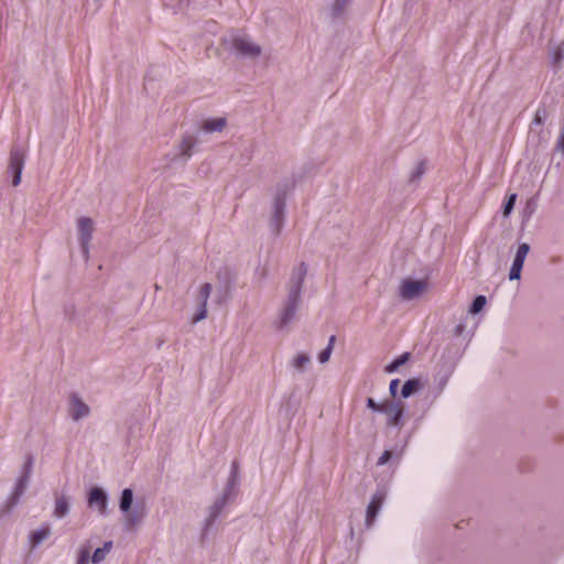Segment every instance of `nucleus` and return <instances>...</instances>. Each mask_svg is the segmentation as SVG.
<instances>
[{
  "mask_svg": "<svg viewBox=\"0 0 564 564\" xmlns=\"http://www.w3.org/2000/svg\"><path fill=\"white\" fill-rule=\"evenodd\" d=\"M306 275V267L301 263L293 272L290 281V292L285 308L281 314V324H288L294 316L300 300L301 288Z\"/></svg>",
  "mask_w": 564,
  "mask_h": 564,
  "instance_id": "obj_1",
  "label": "nucleus"
},
{
  "mask_svg": "<svg viewBox=\"0 0 564 564\" xmlns=\"http://www.w3.org/2000/svg\"><path fill=\"white\" fill-rule=\"evenodd\" d=\"M26 156L25 148H13L10 152L9 169L13 173L12 185L18 186L21 183V174L24 167Z\"/></svg>",
  "mask_w": 564,
  "mask_h": 564,
  "instance_id": "obj_2",
  "label": "nucleus"
},
{
  "mask_svg": "<svg viewBox=\"0 0 564 564\" xmlns=\"http://www.w3.org/2000/svg\"><path fill=\"white\" fill-rule=\"evenodd\" d=\"M79 242L84 253H88V246L94 232V221L88 217H82L77 220Z\"/></svg>",
  "mask_w": 564,
  "mask_h": 564,
  "instance_id": "obj_3",
  "label": "nucleus"
},
{
  "mask_svg": "<svg viewBox=\"0 0 564 564\" xmlns=\"http://www.w3.org/2000/svg\"><path fill=\"white\" fill-rule=\"evenodd\" d=\"M382 413L387 415L389 426H400L402 424L403 406L400 402L384 400Z\"/></svg>",
  "mask_w": 564,
  "mask_h": 564,
  "instance_id": "obj_4",
  "label": "nucleus"
},
{
  "mask_svg": "<svg viewBox=\"0 0 564 564\" xmlns=\"http://www.w3.org/2000/svg\"><path fill=\"white\" fill-rule=\"evenodd\" d=\"M426 289L424 281L405 280L400 288V295L404 300H412L419 296Z\"/></svg>",
  "mask_w": 564,
  "mask_h": 564,
  "instance_id": "obj_5",
  "label": "nucleus"
},
{
  "mask_svg": "<svg viewBox=\"0 0 564 564\" xmlns=\"http://www.w3.org/2000/svg\"><path fill=\"white\" fill-rule=\"evenodd\" d=\"M530 251V247L528 243H521L518 247L513 263L510 269L509 279L518 280L521 276V270L524 263V260Z\"/></svg>",
  "mask_w": 564,
  "mask_h": 564,
  "instance_id": "obj_6",
  "label": "nucleus"
},
{
  "mask_svg": "<svg viewBox=\"0 0 564 564\" xmlns=\"http://www.w3.org/2000/svg\"><path fill=\"white\" fill-rule=\"evenodd\" d=\"M232 45L239 53L246 56L254 57L261 53L260 46H258L245 36L235 37Z\"/></svg>",
  "mask_w": 564,
  "mask_h": 564,
  "instance_id": "obj_7",
  "label": "nucleus"
},
{
  "mask_svg": "<svg viewBox=\"0 0 564 564\" xmlns=\"http://www.w3.org/2000/svg\"><path fill=\"white\" fill-rule=\"evenodd\" d=\"M212 293V285L209 283H204L199 289L198 300L200 302V307L198 312L193 316V324H196L207 316V302L209 295Z\"/></svg>",
  "mask_w": 564,
  "mask_h": 564,
  "instance_id": "obj_8",
  "label": "nucleus"
},
{
  "mask_svg": "<svg viewBox=\"0 0 564 564\" xmlns=\"http://www.w3.org/2000/svg\"><path fill=\"white\" fill-rule=\"evenodd\" d=\"M69 414L73 420L78 421L89 414V406L84 403L78 395L72 394L69 397Z\"/></svg>",
  "mask_w": 564,
  "mask_h": 564,
  "instance_id": "obj_9",
  "label": "nucleus"
},
{
  "mask_svg": "<svg viewBox=\"0 0 564 564\" xmlns=\"http://www.w3.org/2000/svg\"><path fill=\"white\" fill-rule=\"evenodd\" d=\"M384 501V495L382 492H377L372 496L369 506L367 508L366 514V523L367 525H371L375 521L378 512L380 511Z\"/></svg>",
  "mask_w": 564,
  "mask_h": 564,
  "instance_id": "obj_10",
  "label": "nucleus"
},
{
  "mask_svg": "<svg viewBox=\"0 0 564 564\" xmlns=\"http://www.w3.org/2000/svg\"><path fill=\"white\" fill-rule=\"evenodd\" d=\"M89 506H96L100 513L106 512L107 496L100 488H93L88 497Z\"/></svg>",
  "mask_w": 564,
  "mask_h": 564,
  "instance_id": "obj_11",
  "label": "nucleus"
},
{
  "mask_svg": "<svg viewBox=\"0 0 564 564\" xmlns=\"http://www.w3.org/2000/svg\"><path fill=\"white\" fill-rule=\"evenodd\" d=\"M111 549H112V542H110V541L105 542L101 547H98L95 550V552L91 556V562L94 564H98V563L102 562L106 558V556L109 554Z\"/></svg>",
  "mask_w": 564,
  "mask_h": 564,
  "instance_id": "obj_12",
  "label": "nucleus"
},
{
  "mask_svg": "<svg viewBox=\"0 0 564 564\" xmlns=\"http://www.w3.org/2000/svg\"><path fill=\"white\" fill-rule=\"evenodd\" d=\"M226 126L225 118L208 119L204 122L203 128L207 132L221 131Z\"/></svg>",
  "mask_w": 564,
  "mask_h": 564,
  "instance_id": "obj_13",
  "label": "nucleus"
},
{
  "mask_svg": "<svg viewBox=\"0 0 564 564\" xmlns=\"http://www.w3.org/2000/svg\"><path fill=\"white\" fill-rule=\"evenodd\" d=\"M51 534V529L48 525H45L34 532H32L31 534V544L32 546H36L37 544H40L42 541H44L45 539H47Z\"/></svg>",
  "mask_w": 564,
  "mask_h": 564,
  "instance_id": "obj_14",
  "label": "nucleus"
},
{
  "mask_svg": "<svg viewBox=\"0 0 564 564\" xmlns=\"http://www.w3.org/2000/svg\"><path fill=\"white\" fill-rule=\"evenodd\" d=\"M68 512V501L66 497L62 496L56 498L54 516L57 518L64 517Z\"/></svg>",
  "mask_w": 564,
  "mask_h": 564,
  "instance_id": "obj_15",
  "label": "nucleus"
},
{
  "mask_svg": "<svg viewBox=\"0 0 564 564\" xmlns=\"http://www.w3.org/2000/svg\"><path fill=\"white\" fill-rule=\"evenodd\" d=\"M195 143H196V141H195L194 137H192V135L184 137L181 142V145H180L182 155L189 158L192 154L191 151L194 148Z\"/></svg>",
  "mask_w": 564,
  "mask_h": 564,
  "instance_id": "obj_16",
  "label": "nucleus"
},
{
  "mask_svg": "<svg viewBox=\"0 0 564 564\" xmlns=\"http://www.w3.org/2000/svg\"><path fill=\"white\" fill-rule=\"evenodd\" d=\"M133 494L131 489H124L121 495L120 509L127 512L132 505Z\"/></svg>",
  "mask_w": 564,
  "mask_h": 564,
  "instance_id": "obj_17",
  "label": "nucleus"
},
{
  "mask_svg": "<svg viewBox=\"0 0 564 564\" xmlns=\"http://www.w3.org/2000/svg\"><path fill=\"white\" fill-rule=\"evenodd\" d=\"M310 357L306 355V354H299L294 357V359L292 360V366L296 369V370H304L305 367L310 364Z\"/></svg>",
  "mask_w": 564,
  "mask_h": 564,
  "instance_id": "obj_18",
  "label": "nucleus"
},
{
  "mask_svg": "<svg viewBox=\"0 0 564 564\" xmlns=\"http://www.w3.org/2000/svg\"><path fill=\"white\" fill-rule=\"evenodd\" d=\"M419 388V380L416 379H411V380H408L403 387H402V391H401V394L403 398H408L410 397L416 389Z\"/></svg>",
  "mask_w": 564,
  "mask_h": 564,
  "instance_id": "obj_19",
  "label": "nucleus"
},
{
  "mask_svg": "<svg viewBox=\"0 0 564 564\" xmlns=\"http://www.w3.org/2000/svg\"><path fill=\"white\" fill-rule=\"evenodd\" d=\"M31 466H32V460H31V458H29L24 466V468H25L24 476L18 482V488H17L19 491L18 495H21L23 489L26 486Z\"/></svg>",
  "mask_w": 564,
  "mask_h": 564,
  "instance_id": "obj_20",
  "label": "nucleus"
},
{
  "mask_svg": "<svg viewBox=\"0 0 564 564\" xmlns=\"http://www.w3.org/2000/svg\"><path fill=\"white\" fill-rule=\"evenodd\" d=\"M335 336H330L329 337V341H328V346L323 350L321 351V354L318 355V359L322 364L326 362L329 360V357H330V354H332V350H333V345L335 343Z\"/></svg>",
  "mask_w": 564,
  "mask_h": 564,
  "instance_id": "obj_21",
  "label": "nucleus"
},
{
  "mask_svg": "<svg viewBox=\"0 0 564 564\" xmlns=\"http://www.w3.org/2000/svg\"><path fill=\"white\" fill-rule=\"evenodd\" d=\"M409 359V354H403L401 355L399 358H397L395 360H393L390 365L387 366L386 370L388 372H393L395 371L400 366H402L404 362H406Z\"/></svg>",
  "mask_w": 564,
  "mask_h": 564,
  "instance_id": "obj_22",
  "label": "nucleus"
},
{
  "mask_svg": "<svg viewBox=\"0 0 564 564\" xmlns=\"http://www.w3.org/2000/svg\"><path fill=\"white\" fill-rule=\"evenodd\" d=\"M485 304H486V297L484 295H478L474 300V302H473V304L470 306L469 312L471 314H477V313H479L484 308Z\"/></svg>",
  "mask_w": 564,
  "mask_h": 564,
  "instance_id": "obj_23",
  "label": "nucleus"
},
{
  "mask_svg": "<svg viewBox=\"0 0 564 564\" xmlns=\"http://www.w3.org/2000/svg\"><path fill=\"white\" fill-rule=\"evenodd\" d=\"M89 556H90L89 547H82L78 551V556H77L76 564H88Z\"/></svg>",
  "mask_w": 564,
  "mask_h": 564,
  "instance_id": "obj_24",
  "label": "nucleus"
},
{
  "mask_svg": "<svg viewBox=\"0 0 564 564\" xmlns=\"http://www.w3.org/2000/svg\"><path fill=\"white\" fill-rule=\"evenodd\" d=\"M516 199H517V195L516 194H511L507 200V203L505 204V208H503V214L507 216L510 214V212L512 210L513 206H514V203H516Z\"/></svg>",
  "mask_w": 564,
  "mask_h": 564,
  "instance_id": "obj_25",
  "label": "nucleus"
},
{
  "mask_svg": "<svg viewBox=\"0 0 564 564\" xmlns=\"http://www.w3.org/2000/svg\"><path fill=\"white\" fill-rule=\"evenodd\" d=\"M367 406L376 412H382L383 410V402L377 403L372 398L367 399Z\"/></svg>",
  "mask_w": 564,
  "mask_h": 564,
  "instance_id": "obj_26",
  "label": "nucleus"
},
{
  "mask_svg": "<svg viewBox=\"0 0 564 564\" xmlns=\"http://www.w3.org/2000/svg\"><path fill=\"white\" fill-rule=\"evenodd\" d=\"M392 456V453L390 451H384L381 456L378 458L377 465L383 466L386 465Z\"/></svg>",
  "mask_w": 564,
  "mask_h": 564,
  "instance_id": "obj_27",
  "label": "nucleus"
},
{
  "mask_svg": "<svg viewBox=\"0 0 564 564\" xmlns=\"http://www.w3.org/2000/svg\"><path fill=\"white\" fill-rule=\"evenodd\" d=\"M545 115H546V111L544 109L543 110L538 109L535 117H534V121L536 123L541 124Z\"/></svg>",
  "mask_w": 564,
  "mask_h": 564,
  "instance_id": "obj_28",
  "label": "nucleus"
},
{
  "mask_svg": "<svg viewBox=\"0 0 564 564\" xmlns=\"http://www.w3.org/2000/svg\"><path fill=\"white\" fill-rule=\"evenodd\" d=\"M398 386H399V380L398 379H394L390 382V393L392 397H395L397 395V389H398Z\"/></svg>",
  "mask_w": 564,
  "mask_h": 564,
  "instance_id": "obj_29",
  "label": "nucleus"
},
{
  "mask_svg": "<svg viewBox=\"0 0 564 564\" xmlns=\"http://www.w3.org/2000/svg\"><path fill=\"white\" fill-rule=\"evenodd\" d=\"M283 203L278 200L276 202V212H275V218L278 221H280L281 214H282Z\"/></svg>",
  "mask_w": 564,
  "mask_h": 564,
  "instance_id": "obj_30",
  "label": "nucleus"
},
{
  "mask_svg": "<svg viewBox=\"0 0 564 564\" xmlns=\"http://www.w3.org/2000/svg\"><path fill=\"white\" fill-rule=\"evenodd\" d=\"M348 1L349 0H337L335 4V10L337 12L341 11Z\"/></svg>",
  "mask_w": 564,
  "mask_h": 564,
  "instance_id": "obj_31",
  "label": "nucleus"
},
{
  "mask_svg": "<svg viewBox=\"0 0 564 564\" xmlns=\"http://www.w3.org/2000/svg\"><path fill=\"white\" fill-rule=\"evenodd\" d=\"M557 147L564 151V129H563V132L561 133V137L558 139V144Z\"/></svg>",
  "mask_w": 564,
  "mask_h": 564,
  "instance_id": "obj_32",
  "label": "nucleus"
},
{
  "mask_svg": "<svg viewBox=\"0 0 564 564\" xmlns=\"http://www.w3.org/2000/svg\"><path fill=\"white\" fill-rule=\"evenodd\" d=\"M561 52L557 50L554 55V63H558L561 61Z\"/></svg>",
  "mask_w": 564,
  "mask_h": 564,
  "instance_id": "obj_33",
  "label": "nucleus"
},
{
  "mask_svg": "<svg viewBox=\"0 0 564 564\" xmlns=\"http://www.w3.org/2000/svg\"><path fill=\"white\" fill-rule=\"evenodd\" d=\"M128 522H129V524H130V525H134V521H133V519L129 518V519H128Z\"/></svg>",
  "mask_w": 564,
  "mask_h": 564,
  "instance_id": "obj_34",
  "label": "nucleus"
}]
</instances>
